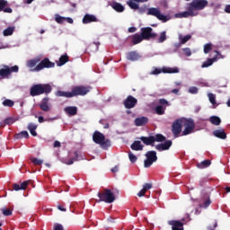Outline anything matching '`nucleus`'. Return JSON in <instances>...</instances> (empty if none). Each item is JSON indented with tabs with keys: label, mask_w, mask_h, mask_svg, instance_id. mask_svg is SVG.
Wrapping results in <instances>:
<instances>
[{
	"label": "nucleus",
	"mask_w": 230,
	"mask_h": 230,
	"mask_svg": "<svg viewBox=\"0 0 230 230\" xmlns=\"http://www.w3.org/2000/svg\"><path fill=\"white\" fill-rule=\"evenodd\" d=\"M53 91L49 84H37L30 88V94L32 97L40 96V94H49Z\"/></svg>",
	"instance_id": "nucleus-1"
},
{
	"label": "nucleus",
	"mask_w": 230,
	"mask_h": 230,
	"mask_svg": "<svg viewBox=\"0 0 230 230\" xmlns=\"http://www.w3.org/2000/svg\"><path fill=\"white\" fill-rule=\"evenodd\" d=\"M97 202H105L106 204H112L116 200V196L110 189H104L97 193Z\"/></svg>",
	"instance_id": "nucleus-2"
},
{
	"label": "nucleus",
	"mask_w": 230,
	"mask_h": 230,
	"mask_svg": "<svg viewBox=\"0 0 230 230\" xmlns=\"http://www.w3.org/2000/svg\"><path fill=\"white\" fill-rule=\"evenodd\" d=\"M93 143H96V145H100L104 150H107V148L111 146V140L105 139V135L99 131H95L93 133Z\"/></svg>",
	"instance_id": "nucleus-3"
},
{
	"label": "nucleus",
	"mask_w": 230,
	"mask_h": 230,
	"mask_svg": "<svg viewBox=\"0 0 230 230\" xmlns=\"http://www.w3.org/2000/svg\"><path fill=\"white\" fill-rule=\"evenodd\" d=\"M12 73H19V66H9L7 65H2L0 68V77L8 78Z\"/></svg>",
	"instance_id": "nucleus-4"
},
{
	"label": "nucleus",
	"mask_w": 230,
	"mask_h": 230,
	"mask_svg": "<svg viewBox=\"0 0 230 230\" xmlns=\"http://www.w3.org/2000/svg\"><path fill=\"white\" fill-rule=\"evenodd\" d=\"M183 127L185 128L182 131L181 136H189V134H193L195 130V121L192 119L183 118Z\"/></svg>",
	"instance_id": "nucleus-5"
},
{
	"label": "nucleus",
	"mask_w": 230,
	"mask_h": 230,
	"mask_svg": "<svg viewBox=\"0 0 230 230\" xmlns=\"http://www.w3.org/2000/svg\"><path fill=\"white\" fill-rule=\"evenodd\" d=\"M147 15H153L154 17H156L158 21H162V22H168V21H170V18L168 16L161 13V11L155 7L149 8Z\"/></svg>",
	"instance_id": "nucleus-6"
},
{
	"label": "nucleus",
	"mask_w": 230,
	"mask_h": 230,
	"mask_svg": "<svg viewBox=\"0 0 230 230\" xmlns=\"http://www.w3.org/2000/svg\"><path fill=\"white\" fill-rule=\"evenodd\" d=\"M146 159L144 161V167L150 168L154 163L157 161V153L155 151H148L146 153Z\"/></svg>",
	"instance_id": "nucleus-7"
},
{
	"label": "nucleus",
	"mask_w": 230,
	"mask_h": 230,
	"mask_svg": "<svg viewBox=\"0 0 230 230\" xmlns=\"http://www.w3.org/2000/svg\"><path fill=\"white\" fill-rule=\"evenodd\" d=\"M209 4V2L208 0H192L190 4H189V6L192 8L193 12L204 10L206 6Z\"/></svg>",
	"instance_id": "nucleus-8"
},
{
	"label": "nucleus",
	"mask_w": 230,
	"mask_h": 230,
	"mask_svg": "<svg viewBox=\"0 0 230 230\" xmlns=\"http://www.w3.org/2000/svg\"><path fill=\"white\" fill-rule=\"evenodd\" d=\"M90 91L91 87L89 86H75L71 91L72 98L75 96H85Z\"/></svg>",
	"instance_id": "nucleus-9"
},
{
	"label": "nucleus",
	"mask_w": 230,
	"mask_h": 230,
	"mask_svg": "<svg viewBox=\"0 0 230 230\" xmlns=\"http://www.w3.org/2000/svg\"><path fill=\"white\" fill-rule=\"evenodd\" d=\"M140 31V35L142 36L144 40H150V39H155V37H157V33L153 32L154 29H152L151 27L141 28Z\"/></svg>",
	"instance_id": "nucleus-10"
},
{
	"label": "nucleus",
	"mask_w": 230,
	"mask_h": 230,
	"mask_svg": "<svg viewBox=\"0 0 230 230\" xmlns=\"http://www.w3.org/2000/svg\"><path fill=\"white\" fill-rule=\"evenodd\" d=\"M51 67H55V63L51 62L49 58H44L42 60L39 62L36 66V71H42V69H50Z\"/></svg>",
	"instance_id": "nucleus-11"
},
{
	"label": "nucleus",
	"mask_w": 230,
	"mask_h": 230,
	"mask_svg": "<svg viewBox=\"0 0 230 230\" xmlns=\"http://www.w3.org/2000/svg\"><path fill=\"white\" fill-rule=\"evenodd\" d=\"M183 119H176L172 125V132L174 137H179V134L182 132Z\"/></svg>",
	"instance_id": "nucleus-12"
},
{
	"label": "nucleus",
	"mask_w": 230,
	"mask_h": 230,
	"mask_svg": "<svg viewBox=\"0 0 230 230\" xmlns=\"http://www.w3.org/2000/svg\"><path fill=\"white\" fill-rule=\"evenodd\" d=\"M184 222H186L185 218H181L179 220H170L168 221V225L172 226V230H184Z\"/></svg>",
	"instance_id": "nucleus-13"
},
{
	"label": "nucleus",
	"mask_w": 230,
	"mask_h": 230,
	"mask_svg": "<svg viewBox=\"0 0 230 230\" xmlns=\"http://www.w3.org/2000/svg\"><path fill=\"white\" fill-rule=\"evenodd\" d=\"M40 62V58L37 57L27 61V67H29L31 73H39V70H36L37 64Z\"/></svg>",
	"instance_id": "nucleus-14"
},
{
	"label": "nucleus",
	"mask_w": 230,
	"mask_h": 230,
	"mask_svg": "<svg viewBox=\"0 0 230 230\" xmlns=\"http://www.w3.org/2000/svg\"><path fill=\"white\" fill-rule=\"evenodd\" d=\"M123 104L126 109H134L137 105V99L132 95H128Z\"/></svg>",
	"instance_id": "nucleus-15"
},
{
	"label": "nucleus",
	"mask_w": 230,
	"mask_h": 230,
	"mask_svg": "<svg viewBox=\"0 0 230 230\" xmlns=\"http://www.w3.org/2000/svg\"><path fill=\"white\" fill-rule=\"evenodd\" d=\"M216 57L212 58H208L203 64L201 65V67H209L210 66H213L214 62H217L218 58H224L222 54H220L218 51H216Z\"/></svg>",
	"instance_id": "nucleus-16"
},
{
	"label": "nucleus",
	"mask_w": 230,
	"mask_h": 230,
	"mask_svg": "<svg viewBox=\"0 0 230 230\" xmlns=\"http://www.w3.org/2000/svg\"><path fill=\"white\" fill-rule=\"evenodd\" d=\"M172 145V140H165L164 143L156 145L155 148V150H158V152H164V150H170Z\"/></svg>",
	"instance_id": "nucleus-17"
},
{
	"label": "nucleus",
	"mask_w": 230,
	"mask_h": 230,
	"mask_svg": "<svg viewBox=\"0 0 230 230\" xmlns=\"http://www.w3.org/2000/svg\"><path fill=\"white\" fill-rule=\"evenodd\" d=\"M31 183V180L25 181L22 182L21 185H19L17 183H13V190H14V191H19L21 190H26L28 188V185Z\"/></svg>",
	"instance_id": "nucleus-18"
},
{
	"label": "nucleus",
	"mask_w": 230,
	"mask_h": 230,
	"mask_svg": "<svg viewBox=\"0 0 230 230\" xmlns=\"http://www.w3.org/2000/svg\"><path fill=\"white\" fill-rule=\"evenodd\" d=\"M140 141L146 145V146H154V143H155V139H154V136L149 137H140Z\"/></svg>",
	"instance_id": "nucleus-19"
},
{
	"label": "nucleus",
	"mask_w": 230,
	"mask_h": 230,
	"mask_svg": "<svg viewBox=\"0 0 230 230\" xmlns=\"http://www.w3.org/2000/svg\"><path fill=\"white\" fill-rule=\"evenodd\" d=\"M8 6V1L6 0H0V12H4V13H12L13 10Z\"/></svg>",
	"instance_id": "nucleus-20"
},
{
	"label": "nucleus",
	"mask_w": 230,
	"mask_h": 230,
	"mask_svg": "<svg viewBox=\"0 0 230 230\" xmlns=\"http://www.w3.org/2000/svg\"><path fill=\"white\" fill-rule=\"evenodd\" d=\"M148 0H129L127 4L131 8V10L139 9V4L137 3H146Z\"/></svg>",
	"instance_id": "nucleus-21"
},
{
	"label": "nucleus",
	"mask_w": 230,
	"mask_h": 230,
	"mask_svg": "<svg viewBox=\"0 0 230 230\" xmlns=\"http://www.w3.org/2000/svg\"><path fill=\"white\" fill-rule=\"evenodd\" d=\"M100 49V41H94L93 43H90L88 47L86 48V51L88 53H96Z\"/></svg>",
	"instance_id": "nucleus-22"
},
{
	"label": "nucleus",
	"mask_w": 230,
	"mask_h": 230,
	"mask_svg": "<svg viewBox=\"0 0 230 230\" xmlns=\"http://www.w3.org/2000/svg\"><path fill=\"white\" fill-rule=\"evenodd\" d=\"M64 112L67 116H76L78 114V108L76 106H67L64 109Z\"/></svg>",
	"instance_id": "nucleus-23"
},
{
	"label": "nucleus",
	"mask_w": 230,
	"mask_h": 230,
	"mask_svg": "<svg viewBox=\"0 0 230 230\" xmlns=\"http://www.w3.org/2000/svg\"><path fill=\"white\" fill-rule=\"evenodd\" d=\"M139 58H141V55L137 51H130L127 54V60H130L131 62H136Z\"/></svg>",
	"instance_id": "nucleus-24"
},
{
	"label": "nucleus",
	"mask_w": 230,
	"mask_h": 230,
	"mask_svg": "<svg viewBox=\"0 0 230 230\" xmlns=\"http://www.w3.org/2000/svg\"><path fill=\"white\" fill-rule=\"evenodd\" d=\"M49 102V97H45L43 98L41 103H40V109H41L43 112H49V111H51V109L49 108V105L48 104Z\"/></svg>",
	"instance_id": "nucleus-25"
},
{
	"label": "nucleus",
	"mask_w": 230,
	"mask_h": 230,
	"mask_svg": "<svg viewBox=\"0 0 230 230\" xmlns=\"http://www.w3.org/2000/svg\"><path fill=\"white\" fill-rule=\"evenodd\" d=\"M179 17H183V18H188V17H195V15H197V13H195V11L192 10L191 6L189 5L188 7V11H185L183 13H180Z\"/></svg>",
	"instance_id": "nucleus-26"
},
{
	"label": "nucleus",
	"mask_w": 230,
	"mask_h": 230,
	"mask_svg": "<svg viewBox=\"0 0 230 230\" xmlns=\"http://www.w3.org/2000/svg\"><path fill=\"white\" fill-rule=\"evenodd\" d=\"M213 136L218 139H227V133L223 128L214 130Z\"/></svg>",
	"instance_id": "nucleus-27"
},
{
	"label": "nucleus",
	"mask_w": 230,
	"mask_h": 230,
	"mask_svg": "<svg viewBox=\"0 0 230 230\" xmlns=\"http://www.w3.org/2000/svg\"><path fill=\"white\" fill-rule=\"evenodd\" d=\"M90 22H98V18L94 14H85L83 18V23L89 24Z\"/></svg>",
	"instance_id": "nucleus-28"
},
{
	"label": "nucleus",
	"mask_w": 230,
	"mask_h": 230,
	"mask_svg": "<svg viewBox=\"0 0 230 230\" xmlns=\"http://www.w3.org/2000/svg\"><path fill=\"white\" fill-rule=\"evenodd\" d=\"M148 123V119L146 117H140L135 119L136 127H145Z\"/></svg>",
	"instance_id": "nucleus-29"
},
{
	"label": "nucleus",
	"mask_w": 230,
	"mask_h": 230,
	"mask_svg": "<svg viewBox=\"0 0 230 230\" xmlns=\"http://www.w3.org/2000/svg\"><path fill=\"white\" fill-rule=\"evenodd\" d=\"M153 185L152 183H145L143 185V189L137 193V197H145V194L148 190H152Z\"/></svg>",
	"instance_id": "nucleus-30"
},
{
	"label": "nucleus",
	"mask_w": 230,
	"mask_h": 230,
	"mask_svg": "<svg viewBox=\"0 0 230 230\" xmlns=\"http://www.w3.org/2000/svg\"><path fill=\"white\" fill-rule=\"evenodd\" d=\"M76 161H80L78 151L74 152V156L65 161V164L71 165L74 163H76Z\"/></svg>",
	"instance_id": "nucleus-31"
},
{
	"label": "nucleus",
	"mask_w": 230,
	"mask_h": 230,
	"mask_svg": "<svg viewBox=\"0 0 230 230\" xmlns=\"http://www.w3.org/2000/svg\"><path fill=\"white\" fill-rule=\"evenodd\" d=\"M143 147L144 146L141 145V141L139 140L134 141L130 146L131 150H135L136 152H139L143 150Z\"/></svg>",
	"instance_id": "nucleus-32"
},
{
	"label": "nucleus",
	"mask_w": 230,
	"mask_h": 230,
	"mask_svg": "<svg viewBox=\"0 0 230 230\" xmlns=\"http://www.w3.org/2000/svg\"><path fill=\"white\" fill-rule=\"evenodd\" d=\"M144 39H143V36H141V34H134L132 37H131V42L132 44H134L136 46V44H139L141 42H143Z\"/></svg>",
	"instance_id": "nucleus-33"
},
{
	"label": "nucleus",
	"mask_w": 230,
	"mask_h": 230,
	"mask_svg": "<svg viewBox=\"0 0 230 230\" xmlns=\"http://www.w3.org/2000/svg\"><path fill=\"white\" fill-rule=\"evenodd\" d=\"M211 166V160H204L199 164H197V168H199L200 170H204V168H209Z\"/></svg>",
	"instance_id": "nucleus-34"
},
{
	"label": "nucleus",
	"mask_w": 230,
	"mask_h": 230,
	"mask_svg": "<svg viewBox=\"0 0 230 230\" xmlns=\"http://www.w3.org/2000/svg\"><path fill=\"white\" fill-rule=\"evenodd\" d=\"M209 121L212 125H215L216 127H218L220 123H222V119L218 116H211L209 118Z\"/></svg>",
	"instance_id": "nucleus-35"
},
{
	"label": "nucleus",
	"mask_w": 230,
	"mask_h": 230,
	"mask_svg": "<svg viewBox=\"0 0 230 230\" xmlns=\"http://www.w3.org/2000/svg\"><path fill=\"white\" fill-rule=\"evenodd\" d=\"M66 62H69V56L67 54H65L59 58V61L58 62V66H62Z\"/></svg>",
	"instance_id": "nucleus-36"
},
{
	"label": "nucleus",
	"mask_w": 230,
	"mask_h": 230,
	"mask_svg": "<svg viewBox=\"0 0 230 230\" xmlns=\"http://www.w3.org/2000/svg\"><path fill=\"white\" fill-rule=\"evenodd\" d=\"M13 31H15V27L11 26L4 30L3 35L4 37H10V35H13Z\"/></svg>",
	"instance_id": "nucleus-37"
},
{
	"label": "nucleus",
	"mask_w": 230,
	"mask_h": 230,
	"mask_svg": "<svg viewBox=\"0 0 230 230\" xmlns=\"http://www.w3.org/2000/svg\"><path fill=\"white\" fill-rule=\"evenodd\" d=\"M56 96L63 97V98H72L71 92H64V91L56 92Z\"/></svg>",
	"instance_id": "nucleus-38"
},
{
	"label": "nucleus",
	"mask_w": 230,
	"mask_h": 230,
	"mask_svg": "<svg viewBox=\"0 0 230 230\" xmlns=\"http://www.w3.org/2000/svg\"><path fill=\"white\" fill-rule=\"evenodd\" d=\"M111 6L116 12H125V7L119 3H113Z\"/></svg>",
	"instance_id": "nucleus-39"
},
{
	"label": "nucleus",
	"mask_w": 230,
	"mask_h": 230,
	"mask_svg": "<svg viewBox=\"0 0 230 230\" xmlns=\"http://www.w3.org/2000/svg\"><path fill=\"white\" fill-rule=\"evenodd\" d=\"M14 137L15 139H22V137L28 139V137H30V134H28V131H22L20 133L15 134Z\"/></svg>",
	"instance_id": "nucleus-40"
},
{
	"label": "nucleus",
	"mask_w": 230,
	"mask_h": 230,
	"mask_svg": "<svg viewBox=\"0 0 230 230\" xmlns=\"http://www.w3.org/2000/svg\"><path fill=\"white\" fill-rule=\"evenodd\" d=\"M162 71L163 73L173 74V73H179V68L178 67H164Z\"/></svg>",
	"instance_id": "nucleus-41"
},
{
	"label": "nucleus",
	"mask_w": 230,
	"mask_h": 230,
	"mask_svg": "<svg viewBox=\"0 0 230 230\" xmlns=\"http://www.w3.org/2000/svg\"><path fill=\"white\" fill-rule=\"evenodd\" d=\"M155 143H164V141H166V137H164L163 134H156L154 136Z\"/></svg>",
	"instance_id": "nucleus-42"
},
{
	"label": "nucleus",
	"mask_w": 230,
	"mask_h": 230,
	"mask_svg": "<svg viewBox=\"0 0 230 230\" xmlns=\"http://www.w3.org/2000/svg\"><path fill=\"white\" fill-rule=\"evenodd\" d=\"M30 161H31V163H32V164L34 166H41V164H44V160H40V159H38V158H35V157H31Z\"/></svg>",
	"instance_id": "nucleus-43"
},
{
	"label": "nucleus",
	"mask_w": 230,
	"mask_h": 230,
	"mask_svg": "<svg viewBox=\"0 0 230 230\" xmlns=\"http://www.w3.org/2000/svg\"><path fill=\"white\" fill-rule=\"evenodd\" d=\"M155 111L158 116H163L164 114V111H166V107H163V105H158L155 108Z\"/></svg>",
	"instance_id": "nucleus-44"
},
{
	"label": "nucleus",
	"mask_w": 230,
	"mask_h": 230,
	"mask_svg": "<svg viewBox=\"0 0 230 230\" xmlns=\"http://www.w3.org/2000/svg\"><path fill=\"white\" fill-rule=\"evenodd\" d=\"M166 39H167V37H166V31H162L161 33H160V36H159V38H158V40H157V42L159 43V44H163V42H164V40H166Z\"/></svg>",
	"instance_id": "nucleus-45"
},
{
	"label": "nucleus",
	"mask_w": 230,
	"mask_h": 230,
	"mask_svg": "<svg viewBox=\"0 0 230 230\" xmlns=\"http://www.w3.org/2000/svg\"><path fill=\"white\" fill-rule=\"evenodd\" d=\"M2 104L4 105V107H13V105H15V102L10 99H5Z\"/></svg>",
	"instance_id": "nucleus-46"
},
{
	"label": "nucleus",
	"mask_w": 230,
	"mask_h": 230,
	"mask_svg": "<svg viewBox=\"0 0 230 230\" xmlns=\"http://www.w3.org/2000/svg\"><path fill=\"white\" fill-rule=\"evenodd\" d=\"M213 49V44L211 43H207L204 45V53L208 55Z\"/></svg>",
	"instance_id": "nucleus-47"
},
{
	"label": "nucleus",
	"mask_w": 230,
	"mask_h": 230,
	"mask_svg": "<svg viewBox=\"0 0 230 230\" xmlns=\"http://www.w3.org/2000/svg\"><path fill=\"white\" fill-rule=\"evenodd\" d=\"M208 100L212 105H217V96L213 93H208Z\"/></svg>",
	"instance_id": "nucleus-48"
},
{
	"label": "nucleus",
	"mask_w": 230,
	"mask_h": 230,
	"mask_svg": "<svg viewBox=\"0 0 230 230\" xmlns=\"http://www.w3.org/2000/svg\"><path fill=\"white\" fill-rule=\"evenodd\" d=\"M128 158L130 163H136V161H137V156H136V155H134L132 152H128Z\"/></svg>",
	"instance_id": "nucleus-49"
},
{
	"label": "nucleus",
	"mask_w": 230,
	"mask_h": 230,
	"mask_svg": "<svg viewBox=\"0 0 230 230\" xmlns=\"http://www.w3.org/2000/svg\"><path fill=\"white\" fill-rule=\"evenodd\" d=\"M2 213L4 217H12V209L10 208L2 209Z\"/></svg>",
	"instance_id": "nucleus-50"
},
{
	"label": "nucleus",
	"mask_w": 230,
	"mask_h": 230,
	"mask_svg": "<svg viewBox=\"0 0 230 230\" xmlns=\"http://www.w3.org/2000/svg\"><path fill=\"white\" fill-rule=\"evenodd\" d=\"M55 21H56V22H58V24H62V22H64V21H66V18L62 17L60 15H56Z\"/></svg>",
	"instance_id": "nucleus-51"
},
{
	"label": "nucleus",
	"mask_w": 230,
	"mask_h": 230,
	"mask_svg": "<svg viewBox=\"0 0 230 230\" xmlns=\"http://www.w3.org/2000/svg\"><path fill=\"white\" fill-rule=\"evenodd\" d=\"M4 123L5 125H13V123H15V119H13V118H7L4 120Z\"/></svg>",
	"instance_id": "nucleus-52"
},
{
	"label": "nucleus",
	"mask_w": 230,
	"mask_h": 230,
	"mask_svg": "<svg viewBox=\"0 0 230 230\" xmlns=\"http://www.w3.org/2000/svg\"><path fill=\"white\" fill-rule=\"evenodd\" d=\"M189 93L190 94H197L199 93V88H197L196 86H191L189 88Z\"/></svg>",
	"instance_id": "nucleus-53"
},
{
	"label": "nucleus",
	"mask_w": 230,
	"mask_h": 230,
	"mask_svg": "<svg viewBox=\"0 0 230 230\" xmlns=\"http://www.w3.org/2000/svg\"><path fill=\"white\" fill-rule=\"evenodd\" d=\"M37 124L33 123V122H31L29 123L28 125V130H37Z\"/></svg>",
	"instance_id": "nucleus-54"
},
{
	"label": "nucleus",
	"mask_w": 230,
	"mask_h": 230,
	"mask_svg": "<svg viewBox=\"0 0 230 230\" xmlns=\"http://www.w3.org/2000/svg\"><path fill=\"white\" fill-rule=\"evenodd\" d=\"M53 119H44V117H42V116H40V117H38V121H39V123H44V121H53Z\"/></svg>",
	"instance_id": "nucleus-55"
},
{
	"label": "nucleus",
	"mask_w": 230,
	"mask_h": 230,
	"mask_svg": "<svg viewBox=\"0 0 230 230\" xmlns=\"http://www.w3.org/2000/svg\"><path fill=\"white\" fill-rule=\"evenodd\" d=\"M190 39H191V35L188 34L184 36L183 38H181V44H186V42H188Z\"/></svg>",
	"instance_id": "nucleus-56"
},
{
	"label": "nucleus",
	"mask_w": 230,
	"mask_h": 230,
	"mask_svg": "<svg viewBox=\"0 0 230 230\" xmlns=\"http://www.w3.org/2000/svg\"><path fill=\"white\" fill-rule=\"evenodd\" d=\"M211 205V199H209V198L208 199H206L203 202V206L200 205L201 208H209V206Z\"/></svg>",
	"instance_id": "nucleus-57"
},
{
	"label": "nucleus",
	"mask_w": 230,
	"mask_h": 230,
	"mask_svg": "<svg viewBox=\"0 0 230 230\" xmlns=\"http://www.w3.org/2000/svg\"><path fill=\"white\" fill-rule=\"evenodd\" d=\"M160 105H166V107H170V102L166 101V99H159Z\"/></svg>",
	"instance_id": "nucleus-58"
},
{
	"label": "nucleus",
	"mask_w": 230,
	"mask_h": 230,
	"mask_svg": "<svg viewBox=\"0 0 230 230\" xmlns=\"http://www.w3.org/2000/svg\"><path fill=\"white\" fill-rule=\"evenodd\" d=\"M182 51L186 57H191V49H190V48H185L182 49Z\"/></svg>",
	"instance_id": "nucleus-59"
},
{
	"label": "nucleus",
	"mask_w": 230,
	"mask_h": 230,
	"mask_svg": "<svg viewBox=\"0 0 230 230\" xmlns=\"http://www.w3.org/2000/svg\"><path fill=\"white\" fill-rule=\"evenodd\" d=\"M163 73V69L161 70V68H155L150 75H161Z\"/></svg>",
	"instance_id": "nucleus-60"
},
{
	"label": "nucleus",
	"mask_w": 230,
	"mask_h": 230,
	"mask_svg": "<svg viewBox=\"0 0 230 230\" xmlns=\"http://www.w3.org/2000/svg\"><path fill=\"white\" fill-rule=\"evenodd\" d=\"M54 230H64V226L60 224H56L54 226Z\"/></svg>",
	"instance_id": "nucleus-61"
},
{
	"label": "nucleus",
	"mask_w": 230,
	"mask_h": 230,
	"mask_svg": "<svg viewBox=\"0 0 230 230\" xmlns=\"http://www.w3.org/2000/svg\"><path fill=\"white\" fill-rule=\"evenodd\" d=\"M60 146H62V145L60 144V142L58 140H56L54 142V148H60Z\"/></svg>",
	"instance_id": "nucleus-62"
},
{
	"label": "nucleus",
	"mask_w": 230,
	"mask_h": 230,
	"mask_svg": "<svg viewBox=\"0 0 230 230\" xmlns=\"http://www.w3.org/2000/svg\"><path fill=\"white\" fill-rule=\"evenodd\" d=\"M218 226L217 223H214L213 226H208V230H215L217 229V227Z\"/></svg>",
	"instance_id": "nucleus-63"
},
{
	"label": "nucleus",
	"mask_w": 230,
	"mask_h": 230,
	"mask_svg": "<svg viewBox=\"0 0 230 230\" xmlns=\"http://www.w3.org/2000/svg\"><path fill=\"white\" fill-rule=\"evenodd\" d=\"M225 12H226V13H230V4H228L225 7Z\"/></svg>",
	"instance_id": "nucleus-64"
}]
</instances>
